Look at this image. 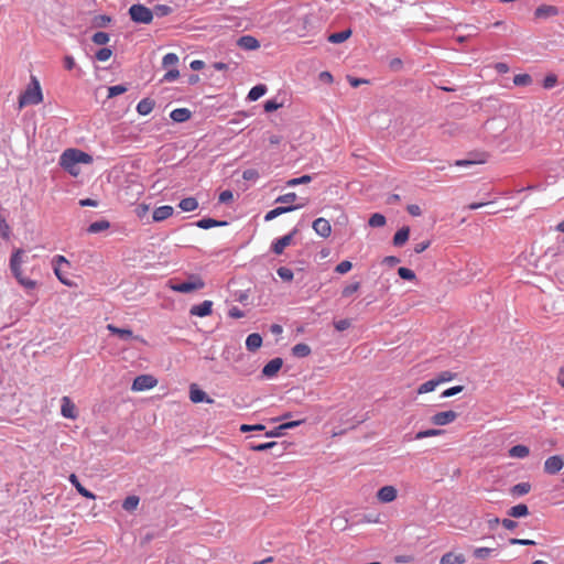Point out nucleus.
I'll use <instances>...</instances> for the list:
<instances>
[{"label":"nucleus","instance_id":"f257e3e1","mask_svg":"<svg viewBox=\"0 0 564 564\" xmlns=\"http://www.w3.org/2000/svg\"><path fill=\"white\" fill-rule=\"evenodd\" d=\"M295 425H278L273 430L265 431L264 434H257V435H250L247 436V446L251 451L256 452H264L268 449L274 448L273 441L269 442H259V438H270V437H279L283 435V431L288 429H292Z\"/></svg>","mask_w":564,"mask_h":564},{"label":"nucleus","instance_id":"f03ea898","mask_svg":"<svg viewBox=\"0 0 564 564\" xmlns=\"http://www.w3.org/2000/svg\"><path fill=\"white\" fill-rule=\"evenodd\" d=\"M23 249H15L10 257V271L12 275L17 279L19 284H21L26 290H33L36 286V282L29 278L23 276L21 265L23 263Z\"/></svg>","mask_w":564,"mask_h":564},{"label":"nucleus","instance_id":"7ed1b4c3","mask_svg":"<svg viewBox=\"0 0 564 564\" xmlns=\"http://www.w3.org/2000/svg\"><path fill=\"white\" fill-rule=\"evenodd\" d=\"M43 100V95L39 80L32 76L31 84L19 97V107L23 108L28 105H39Z\"/></svg>","mask_w":564,"mask_h":564},{"label":"nucleus","instance_id":"20e7f679","mask_svg":"<svg viewBox=\"0 0 564 564\" xmlns=\"http://www.w3.org/2000/svg\"><path fill=\"white\" fill-rule=\"evenodd\" d=\"M128 13L131 21L138 24H149L153 20L152 10L141 3L132 4Z\"/></svg>","mask_w":564,"mask_h":564},{"label":"nucleus","instance_id":"39448f33","mask_svg":"<svg viewBox=\"0 0 564 564\" xmlns=\"http://www.w3.org/2000/svg\"><path fill=\"white\" fill-rule=\"evenodd\" d=\"M205 286V282L199 275L192 274L187 281L177 282L171 285V289L178 293H191Z\"/></svg>","mask_w":564,"mask_h":564},{"label":"nucleus","instance_id":"423d86ee","mask_svg":"<svg viewBox=\"0 0 564 564\" xmlns=\"http://www.w3.org/2000/svg\"><path fill=\"white\" fill-rule=\"evenodd\" d=\"M78 164L77 155L74 149L65 150L59 158V165L72 175H77L76 165Z\"/></svg>","mask_w":564,"mask_h":564},{"label":"nucleus","instance_id":"0eeeda50","mask_svg":"<svg viewBox=\"0 0 564 564\" xmlns=\"http://www.w3.org/2000/svg\"><path fill=\"white\" fill-rule=\"evenodd\" d=\"M297 232V227H294L288 235L275 239L271 245L272 252L275 254H282L284 249L292 243L293 238Z\"/></svg>","mask_w":564,"mask_h":564},{"label":"nucleus","instance_id":"6e6552de","mask_svg":"<svg viewBox=\"0 0 564 564\" xmlns=\"http://www.w3.org/2000/svg\"><path fill=\"white\" fill-rule=\"evenodd\" d=\"M507 128L506 120L503 118H491L484 124V130L487 134L498 137Z\"/></svg>","mask_w":564,"mask_h":564},{"label":"nucleus","instance_id":"1a4fd4ad","mask_svg":"<svg viewBox=\"0 0 564 564\" xmlns=\"http://www.w3.org/2000/svg\"><path fill=\"white\" fill-rule=\"evenodd\" d=\"M158 383V380L151 375H140L135 377L132 382L131 389L133 391H144L152 389Z\"/></svg>","mask_w":564,"mask_h":564},{"label":"nucleus","instance_id":"9d476101","mask_svg":"<svg viewBox=\"0 0 564 564\" xmlns=\"http://www.w3.org/2000/svg\"><path fill=\"white\" fill-rule=\"evenodd\" d=\"M53 267H54V273L57 276V279L65 285L72 286L73 282L67 279V276L62 275V265H65L67 268L70 267L69 261L64 256H55L53 258Z\"/></svg>","mask_w":564,"mask_h":564},{"label":"nucleus","instance_id":"9b49d317","mask_svg":"<svg viewBox=\"0 0 564 564\" xmlns=\"http://www.w3.org/2000/svg\"><path fill=\"white\" fill-rule=\"evenodd\" d=\"M564 466V459L560 455L549 457L544 462V471L549 475L557 474Z\"/></svg>","mask_w":564,"mask_h":564},{"label":"nucleus","instance_id":"f8f14e48","mask_svg":"<svg viewBox=\"0 0 564 564\" xmlns=\"http://www.w3.org/2000/svg\"><path fill=\"white\" fill-rule=\"evenodd\" d=\"M61 413L65 419L76 420L77 419V409L74 402L69 397H63L61 400Z\"/></svg>","mask_w":564,"mask_h":564},{"label":"nucleus","instance_id":"ddd939ff","mask_svg":"<svg viewBox=\"0 0 564 564\" xmlns=\"http://www.w3.org/2000/svg\"><path fill=\"white\" fill-rule=\"evenodd\" d=\"M282 366H283L282 358L276 357V358L271 359L262 368V371H261L262 377L273 378L279 372V370L282 368Z\"/></svg>","mask_w":564,"mask_h":564},{"label":"nucleus","instance_id":"4468645a","mask_svg":"<svg viewBox=\"0 0 564 564\" xmlns=\"http://www.w3.org/2000/svg\"><path fill=\"white\" fill-rule=\"evenodd\" d=\"M459 416L460 413L455 410L442 411L432 415L431 423H451Z\"/></svg>","mask_w":564,"mask_h":564},{"label":"nucleus","instance_id":"2eb2a0df","mask_svg":"<svg viewBox=\"0 0 564 564\" xmlns=\"http://www.w3.org/2000/svg\"><path fill=\"white\" fill-rule=\"evenodd\" d=\"M213 312V302L205 300L199 304L193 305L189 310V314L193 316L205 317L210 315Z\"/></svg>","mask_w":564,"mask_h":564},{"label":"nucleus","instance_id":"dca6fc26","mask_svg":"<svg viewBox=\"0 0 564 564\" xmlns=\"http://www.w3.org/2000/svg\"><path fill=\"white\" fill-rule=\"evenodd\" d=\"M314 231L323 237V238H328L332 234V226L329 224V221L325 218H317L313 221V225H312Z\"/></svg>","mask_w":564,"mask_h":564},{"label":"nucleus","instance_id":"f3484780","mask_svg":"<svg viewBox=\"0 0 564 564\" xmlns=\"http://www.w3.org/2000/svg\"><path fill=\"white\" fill-rule=\"evenodd\" d=\"M304 205H288V206H279V207H275L271 210H269L265 216H264V220L265 221H271L273 220L274 218H276L278 216L282 215V214H286V213H290V212H293V210H296L301 207H303Z\"/></svg>","mask_w":564,"mask_h":564},{"label":"nucleus","instance_id":"a211bd4d","mask_svg":"<svg viewBox=\"0 0 564 564\" xmlns=\"http://www.w3.org/2000/svg\"><path fill=\"white\" fill-rule=\"evenodd\" d=\"M398 491L393 486H383L377 492V498L381 502H391L397 498Z\"/></svg>","mask_w":564,"mask_h":564},{"label":"nucleus","instance_id":"6ab92c4d","mask_svg":"<svg viewBox=\"0 0 564 564\" xmlns=\"http://www.w3.org/2000/svg\"><path fill=\"white\" fill-rule=\"evenodd\" d=\"M237 45L246 51H253L260 47V42L252 35H242L238 39Z\"/></svg>","mask_w":564,"mask_h":564},{"label":"nucleus","instance_id":"aec40b11","mask_svg":"<svg viewBox=\"0 0 564 564\" xmlns=\"http://www.w3.org/2000/svg\"><path fill=\"white\" fill-rule=\"evenodd\" d=\"M558 14V8L554 6L542 4L534 11L536 19H549Z\"/></svg>","mask_w":564,"mask_h":564},{"label":"nucleus","instance_id":"412c9836","mask_svg":"<svg viewBox=\"0 0 564 564\" xmlns=\"http://www.w3.org/2000/svg\"><path fill=\"white\" fill-rule=\"evenodd\" d=\"M107 328L112 335H117L122 340L139 339V336H134L129 328H120L111 324H109Z\"/></svg>","mask_w":564,"mask_h":564},{"label":"nucleus","instance_id":"4be33fe9","mask_svg":"<svg viewBox=\"0 0 564 564\" xmlns=\"http://www.w3.org/2000/svg\"><path fill=\"white\" fill-rule=\"evenodd\" d=\"M173 207L170 205H163L154 209L152 219L153 221H163L173 215Z\"/></svg>","mask_w":564,"mask_h":564},{"label":"nucleus","instance_id":"5701e85b","mask_svg":"<svg viewBox=\"0 0 564 564\" xmlns=\"http://www.w3.org/2000/svg\"><path fill=\"white\" fill-rule=\"evenodd\" d=\"M198 228L210 229L213 227H224L228 225L226 220H217L210 217H205L195 223Z\"/></svg>","mask_w":564,"mask_h":564},{"label":"nucleus","instance_id":"b1692460","mask_svg":"<svg viewBox=\"0 0 564 564\" xmlns=\"http://www.w3.org/2000/svg\"><path fill=\"white\" fill-rule=\"evenodd\" d=\"M192 117V112L187 108H176L171 111L170 118L177 123L185 122L189 120Z\"/></svg>","mask_w":564,"mask_h":564},{"label":"nucleus","instance_id":"393cba45","mask_svg":"<svg viewBox=\"0 0 564 564\" xmlns=\"http://www.w3.org/2000/svg\"><path fill=\"white\" fill-rule=\"evenodd\" d=\"M189 399L193 403H200L205 400L207 402H212V400L207 397L206 392L197 388V386L194 383L189 388Z\"/></svg>","mask_w":564,"mask_h":564},{"label":"nucleus","instance_id":"a878e982","mask_svg":"<svg viewBox=\"0 0 564 564\" xmlns=\"http://www.w3.org/2000/svg\"><path fill=\"white\" fill-rule=\"evenodd\" d=\"M69 481L72 485L76 488L79 495H82L85 498L88 499H95L96 496L90 490L86 489L80 481L78 480V477L75 474L69 475Z\"/></svg>","mask_w":564,"mask_h":564},{"label":"nucleus","instance_id":"bb28decb","mask_svg":"<svg viewBox=\"0 0 564 564\" xmlns=\"http://www.w3.org/2000/svg\"><path fill=\"white\" fill-rule=\"evenodd\" d=\"M465 562L464 554H456L454 552L445 553L440 560V564H464Z\"/></svg>","mask_w":564,"mask_h":564},{"label":"nucleus","instance_id":"cd10ccee","mask_svg":"<svg viewBox=\"0 0 564 564\" xmlns=\"http://www.w3.org/2000/svg\"><path fill=\"white\" fill-rule=\"evenodd\" d=\"M262 345V337L260 334L258 333H252L250 335H248L247 339H246V348L251 351V352H254L256 350H258Z\"/></svg>","mask_w":564,"mask_h":564},{"label":"nucleus","instance_id":"c85d7f7f","mask_svg":"<svg viewBox=\"0 0 564 564\" xmlns=\"http://www.w3.org/2000/svg\"><path fill=\"white\" fill-rule=\"evenodd\" d=\"M410 228L408 226H403L400 228L393 236V246L402 247L409 239Z\"/></svg>","mask_w":564,"mask_h":564},{"label":"nucleus","instance_id":"c756f323","mask_svg":"<svg viewBox=\"0 0 564 564\" xmlns=\"http://www.w3.org/2000/svg\"><path fill=\"white\" fill-rule=\"evenodd\" d=\"M155 106V101L150 98H143L141 99L137 105V111L141 116L149 115Z\"/></svg>","mask_w":564,"mask_h":564},{"label":"nucleus","instance_id":"7c9ffc66","mask_svg":"<svg viewBox=\"0 0 564 564\" xmlns=\"http://www.w3.org/2000/svg\"><path fill=\"white\" fill-rule=\"evenodd\" d=\"M267 90L268 88L264 84H258L249 90L247 99L250 101H256L261 98L267 93Z\"/></svg>","mask_w":564,"mask_h":564},{"label":"nucleus","instance_id":"2f4dec72","mask_svg":"<svg viewBox=\"0 0 564 564\" xmlns=\"http://www.w3.org/2000/svg\"><path fill=\"white\" fill-rule=\"evenodd\" d=\"M109 228H110V223L106 219H100V220L91 223L87 228V232L98 234V232L105 231Z\"/></svg>","mask_w":564,"mask_h":564},{"label":"nucleus","instance_id":"473e14b6","mask_svg":"<svg viewBox=\"0 0 564 564\" xmlns=\"http://www.w3.org/2000/svg\"><path fill=\"white\" fill-rule=\"evenodd\" d=\"M507 513L509 517L512 518L527 517L529 514V508L524 503H519L517 506L511 507Z\"/></svg>","mask_w":564,"mask_h":564},{"label":"nucleus","instance_id":"72a5a7b5","mask_svg":"<svg viewBox=\"0 0 564 564\" xmlns=\"http://www.w3.org/2000/svg\"><path fill=\"white\" fill-rule=\"evenodd\" d=\"M350 35H351V30L350 29H346V30H343L340 32L332 33L328 36V41L330 43H334V44H339V43H343L346 40H348L350 37Z\"/></svg>","mask_w":564,"mask_h":564},{"label":"nucleus","instance_id":"f704fd0d","mask_svg":"<svg viewBox=\"0 0 564 564\" xmlns=\"http://www.w3.org/2000/svg\"><path fill=\"white\" fill-rule=\"evenodd\" d=\"M311 347L307 344L300 343L292 347V355L296 358H304L311 354Z\"/></svg>","mask_w":564,"mask_h":564},{"label":"nucleus","instance_id":"c9c22d12","mask_svg":"<svg viewBox=\"0 0 564 564\" xmlns=\"http://www.w3.org/2000/svg\"><path fill=\"white\" fill-rule=\"evenodd\" d=\"M530 454V449L525 445H514L509 449V456L516 458H524Z\"/></svg>","mask_w":564,"mask_h":564},{"label":"nucleus","instance_id":"e433bc0d","mask_svg":"<svg viewBox=\"0 0 564 564\" xmlns=\"http://www.w3.org/2000/svg\"><path fill=\"white\" fill-rule=\"evenodd\" d=\"M178 207L183 212H193L198 207V202L195 197H186L178 203Z\"/></svg>","mask_w":564,"mask_h":564},{"label":"nucleus","instance_id":"4c0bfd02","mask_svg":"<svg viewBox=\"0 0 564 564\" xmlns=\"http://www.w3.org/2000/svg\"><path fill=\"white\" fill-rule=\"evenodd\" d=\"M531 490V485L530 482H519L517 485H514L511 489H510V492L513 495V496H524L527 494H529Z\"/></svg>","mask_w":564,"mask_h":564},{"label":"nucleus","instance_id":"58836bf2","mask_svg":"<svg viewBox=\"0 0 564 564\" xmlns=\"http://www.w3.org/2000/svg\"><path fill=\"white\" fill-rule=\"evenodd\" d=\"M386 221V217L382 214L375 213L370 216L368 225L372 228H378L384 226Z\"/></svg>","mask_w":564,"mask_h":564},{"label":"nucleus","instance_id":"ea45409f","mask_svg":"<svg viewBox=\"0 0 564 564\" xmlns=\"http://www.w3.org/2000/svg\"><path fill=\"white\" fill-rule=\"evenodd\" d=\"M110 22H111V17H109L107 14H99L93 19L91 23H93L94 28L102 29V28H106Z\"/></svg>","mask_w":564,"mask_h":564},{"label":"nucleus","instance_id":"a19ab883","mask_svg":"<svg viewBox=\"0 0 564 564\" xmlns=\"http://www.w3.org/2000/svg\"><path fill=\"white\" fill-rule=\"evenodd\" d=\"M152 12L153 17L156 15L158 18H163L171 14L173 12V9L166 4H156L154 6Z\"/></svg>","mask_w":564,"mask_h":564},{"label":"nucleus","instance_id":"79ce46f5","mask_svg":"<svg viewBox=\"0 0 564 564\" xmlns=\"http://www.w3.org/2000/svg\"><path fill=\"white\" fill-rule=\"evenodd\" d=\"M139 501L140 499L138 496H128L122 502V508L126 511H132L138 507Z\"/></svg>","mask_w":564,"mask_h":564},{"label":"nucleus","instance_id":"37998d69","mask_svg":"<svg viewBox=\"0 0 564 564\" xmlns=\"http://www.w3.org/2000/svg\"><path fill=\"white\" fill-rule=\"evenodd\" d=\"M438 386L437 381L435 380V378L433 379H430L427 381H425L424 383H422L419 388H417V393L422 394V393H427V392H432L435 390V388Z\"/></svg>","mask_w":564,"mask_h":564},{"label":"nucleus","instance_id":"c03bdc74","mask_svg":"<svg viewBox=\"0 0 564 564\" xmlns=\"http://www.w3.org/2000/svg\"><path fill=\"white\" fill-rule=\"evenodd\" d=\"M313 180L312 175L305 174L300 177L291 178L286 182V186L294 187L302 184H308Z\"/></svg>","mask_w":564,"mask_h":564},{"label":"nucleus","instance_id":"a18cd8bd","mask_svg":"<svg viewBox=\"0 0 564 564\" xmlns=\"http://www.w3.org/2000/svg\"><path fill=\"white\" fill-rule=\"evenodd\" d=\"M494 552H496V549L490 547H477L474 550L473 555L474 557L478 560H486Z\"/></svg>","mask_w":564,"mask_h":564},{"label":"nucleus","instance_id":"49530a36","mask_svg":"<svg viewBox=\"0 0 564 564\" xmlns=\"http://www.w3.org/2000/svg\"><path fill=\"white\" fill-rule=\"evenodd\" d=\"M10 235H11V228H10L9 224L7 223L6 217L0 213V236L4 240H8L10 238Z\"/></svg>","mask_w":564,"mask_h":564},{"label":"nucleus","instance_id":"de8ad7c7","mask_svg":"<svg viewBox=\"0 0 564 564\" xmlns=\"http://www.w3.org/2000/svg\"><path fill=\"white\" fill-rule=\"evenodd\" d=\"M109 34L102 31L96 32L91 37V41L97 45H106L109 42Z\"/></svg>","mask_w":564,"mask_h":564},{"label":"nucleus","instance_id":"09e8293b","mask_svg":"<svg viewBox=\"0 0 564 564\" xmlns=\"http://www.w3.org/2000/svg\"><path fill=\"white\" fill-rule=\"evenodd\" d=\"M532 77L529 74H518L513 77V84L516 86H527L531 84Z\"/></svg>","mask_w":564,"mask_h":564},{"label":"nucleus","instance_id":"8fccbe9b","mask_svg":"<svg viewBox=\"0 0 564 564\" xmlns=\"http://www.w3.org/2000/svg\"><path fill=\"white\" fill-rule=\"evenodd\" d=\"M276 273L283 281H286V282H291L294 276L293 271L286 267H280L276 270Z\"/></svg>","mask_w":564,"mask_h":564},{"label":"nucleus","instance_id":"3c124183","mask_svg":"<svg viewBox=\"0 0 564 564\" xmlns=\"http://www.w3.org/2000/svg\"><path fill=\"white\" fill-rule=\"evenodd\" d=\"M398 274L401 279L406 281H413L415 279L414 271L405 267H400L398 269Z\"/></svg>","mask_w":564,"mask_h":564},{"label":"nucleus","instance_id":"603ef678","mask_svg":"<svg viewBox=\"0 0 564 564\" xmlns=\"http://www.w3.org/2000/svg\"><path fill=\"white\" fill-rule=\"evenodd\" d=\"M112 55V50L109 47H102L96 52V59L99 62H106L108 61Z\"/></svg>","mask_w":564,"mask_h":564},{"label":"nucleus","instance_id":"864d4df0","mask_svg":"<svg viewBox=\"0 0 564 564\" xmlns=\"http://www.w3.org/2000/svg\"><path fill=\"white\" fill-rule=\"evenodd\" d=\"M296 198H297V195L294 192H290V193H286L284 195L276 197L275 203L292 205V203L295 202Z\"/></svg>","mask_w":564,"mask_h":564},{"label":"nucleus","instance_id":"5fc2aeb1","mask_svg":"<svg viewBox=\"0 0 564 564\" xmlns=\"http://www.w3.org/2000/svg\"><path fill=\"white\" fill-rule=\"evenodd\" d=\"M378 522H380V514H378V513L362 514L361 518L357 521V523H378Z\"/></svg>","mask_w":564,"mask_h":564},{"label":"nucleus","instance_id":"6e6d98bb","mask_svg":"<svg viewBox=\"0 0 564 564\" xmlns=\"http://www.w3.org/2000/svg\"><path fill=\"white\" fill-rule=\"evenodd\" d=\"M443 433H444L443 430L430 429V430L417 432L415 435V438L420 440V438H424V437L441 435Z\"/></svg>","mask_w":564,"mask_h":564},{"label":"nucleus","instance_id":"4d7b16f0","mask_svg":"<svg viewBox=\"0 0 564 564\" xmlns=\"http://www.w3.org/2000/svg\"><path fill=\"white\" fill-rule=\"evenodd\" d=\"M178 63V56L175 53H167L162 59V66L169 67Z\"/></svg>","mask_w":564,"mask_h":564},{"label":"nucleus","instance_id":"13d9d810","mask_svg":"<svg viewBox=\"0 0 564 564\" xmlns=\"http://www.w3.org/2000/svg\"><path fill=\"white\" fill-rule=\"evenodd\" d=\"M360 289V282H355V283H351L347 286H345L341 291V296L343 297H349L350 295H352L355 292H357L358 290Z\"/></svg>","mask_w":564,"mask_h":564},{"label":"nucleus","instance_id":"bf43d9fd","mask_svg":"<svg viewBox=\"0 0 564 564\" xmlns=\"http://www.w3.org/2000/svg\"><path fill=\"white\" fill-rule=\"evenodd\" d=\"M126 91H127V87L123 86V85L110 86L108 88V98H112V97L119 96L121 94H124Z\"/></svg>","mask_w":564,"mask_h":564},{"label":"nucleus","instance_id":"052dcab7","mask_svg":"<svg viewBox=\"0 0 564 564\" xmlns=\"http://www.w3.org/2000/svg\"><path fill=\"white\" fill-rule=\"evenodd\" d=\"M351 268H352V263L348 260H344L336 265L335 272H337L339 274H345V273L349 272L351 270Z\"/></svg>","mask_w":564,"mask_h":564},{"label":"nucleus","instance_id":"680f3d73","mask_svg":"<svg viewBox=\"0 0 564 564\" xmlns=\"http://www.w3.org/2000/svg\"><path fill=\"white\" fill-rule=\"evenodd\" d=\"M282 107L281 102H278L276 99H269L264 102L263 108L265 112H273Z\"/></svg>","mask_w":564,"mask_h":564},{"label":"nucleus","instance_id":"e2e57ef3","mask_svg":"<svg viewBox=\"0 0 564 564\" xmlns=\"http://www.w3.org/2000/svg\"><path fill=\"white\" fill-rule=\"evenodd\" d=\"M273 443H274L275 446H274L273 449H271L272 451V455L276 456V457L283 455V453H284V451L286 449V446H288L286 442H284V441L283 442L273 441Z\"/></svg>","mask_w":564,"mask_h":564},{"label":"nucleus","instance_id":"0e129e2a","mask_svg":"<svg viewBox=\"0 0 564 564\" xmlns=\"http://www.w3.org/2000/svg\"><path fill=\"white\" fill-rule=\"evenodd\" d=\"M74 151H75V155H77L78 163L89 164L93 162V158L90 154L83 152L78 149H74Z\"/></svg>","mask_w":564,"mask_h":564},{"label":"nucleus","instance_id":"69168bd1","mask_svg":"<svg viewBox=\"0 0 564 564\" xmlns=\"http://www.w3.org/2000/svg\"><path fill=\"white\" fill-rule=\"evenodd\" d=\"M557 83V76L555 74H549L543 79V87L545 89L553 88Z\"/></svg>","mask_w":564,"mask_h":564},{"label":"nucleus","instance_id":"338daca9","mask_svg":"<svg viewBox=\"0 0 564 564\" xmlns=\"http://www.w3.org/2000/svg\"><path fill=\"white\" fill-rule=\"evenodd\" d=\"M351 326V321L348 318L339 319L334 322V327L338 332H344Z\"/></svg>","mask_w":564,"mask_h":564},{"label":"nucleus","instance_id":"774afa93","mask_svg":"<svg viewBox=\"0 0 564 564\" xmlns=\"http://www.w3.org/2000/svg\"><path fill=\"white\" fill-rule=\"evenodd\" d=\"M455 376L456 375L454 372L446 370V371H442L437 377H435V380L440 384V383L453 380L455 378Z\"/></svg>","mask_w":564,"mask_h":564}]
</instances>
